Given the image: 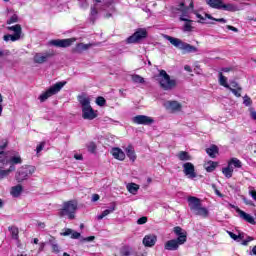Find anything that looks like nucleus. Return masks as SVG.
Returning <instances> with one entry per match:
<instances>
[{
  "label": "nucleus",
  "mask_w": 256,
  "mask_h": 256,
  "mask_svg": "<svg viewBox=\"0 0 256 256\" xmlns=\"http://www.w3.org/2000/svg\"><path fill=\"white\" fill-rule=\"evenodd\" d=\"M189 202V208L194 213V215H198L199 217H203V219H207L209 217V209L203 207V204H201V199L190 196L188 198Z\"/></svg>",
  "instance_id": "7ed1b4c3"
},
{
  "label": "nucleus",
  "mask_w": 256,
  "mask_h": 256,
  "mask_svg": "<svg viewBox=\"0 0 256 256\" xmlns=\"http://www.w3.org/2000/svg\"><path fill=\"white\" fill-rule=\"evenodd\" d=\"M45 249V242L40 243V247L38 249L39 253Z\"/></svg>",
  "instance_id": "0e129e2a"
},
{
  "label": "nucleus",
  "mask_w": 256,
  "mask_h": 256,
  "mask_svg": "<svg viewBox=\"0 0 256 256\" xmlns=\"http://www.w3.org/2000/svg\"><path fill=\"white\" fill-rule=\"evenodd\" d=\"M44 147H45V142H41V143L37 146V148H36L37 153H41V150L44 149Z\"/></svg>",
  "instance_id": "5fc2aeb1"
},
{
  "label": "nucleus",
  "mask_w": 256,
  "mask_h": 256,
  "mask_svg": "<svg viewBox=\"0 0 256 256\" xmlns=\"http://www.w3.org/2000/svg\"><path fill=\"white\" fill-rule=\"evenodd\" d=\"M233 209H236L238 215H240L241 219H244L247 223H250V225H256L255 218L251 216V214H248L247 212L239 209V207H236L235 205H230Z\"/></svg>",
  "instance_id": "4468645a"
},
{
  "label": "nucleus",
  "mask_w": 256,
  "mask_h": 256,
  "mask_svg": "<svg viewBox=\"0 0 256 256\" xmlns=\"http://www.w3.org/2000/svg\"><path fill=\"white\" fill-rule=\"evenodd\" d=\"M226 28H227L229 31H234V33H239V29L235 28L234 26L227 25Z\"/></svg>",
  "instance_id": "4d7b16f0"
},
{
  "label": "nucleus",
  "mask_w": 256,
  "mask_h": 256,
  "mask_svg": "<svg viewBox=\"0 0 256 256\" xmlns=\"http://www.w3.org/2000/svg\"><path fill=\"white\" fill-rule=\"evenodd\" d=\"M164 106L166 107L167 111H171L172 113L180 111L182 107L181 103L177 101H166Z\"/></svg>",
  "instance_id": "dca6fc26"
},
{
  "label": "nucleus",
  "mask_w": 256,
  "mask_h": 256,
  "mask_svg": "<svg viewBox=\"0 0 256 256\" xmlns=\"http://www.w3.org/2000/svg\"><path fill=\"white\" fill-rule=\"evenodd\" d=\"M206 3L209 7H212V9H221L223 0H206Z\"/></svg>",
  "instance_id": "5701e85b"
},
{
  "label": "nucleus",
  "mask_w": 256,
  "mask_h": 256,
  "mask_svg": "<svg viewBox=\"0 0 256 256\" xmlns=\"http://www.w3.org/2000/svg\"><path fill=\"white\" fill-rule=\"evenodd\" d=\"M79 237H81V233H79V232H74V231L72 230L71 239H79Z\"/></svg>",
  "instance_id": "603ef678"
},
{
  "label": "nucleus",
  "mask_w": 256,
  "mask_h": 256,
  "mask_svg": "<svg viewBox=\"0 0 256 256\" xmlns=\"http://www.w3.org/2000/svg\"><path fill=\"white\" fill-rule=\"evenodd\" d=\"M98 199H100V196H99V194H94L93 196H92V201L95 203V201H97Z\"/></svg>",
  "instance_id": "69168bd1"
},
{
  "label": "nucleus",
  "mask_w": 256,
  "mask_h": 256,
  "mask_svg": "<svg viewBox=\"0 0 256 256\" xmlns=\"http://www.w3.org/2000/svg\"><path fill=\"white\" fill-rule=\"evenodd\" d=\"M88 151L90 153H95V150L97 149V145H95V142H90L88 145Z\"/></svg>",
  "instance_id": "a18cd8bd"
},
{
  "label": "nucleus",
  "mask_w": 256,
  "mask_h": 256,
  "mask_svg": "<svg viewBox=\"0 0 256 256\" xmlns=\"http://www.w3.org/2000/svg\"><path fill=\"white\" fill-rule=\"evenodd\" d=\"M19 21V17H17L16 14H14L13 16H11L10 19L7 20V25H11L13 23H17Z\"/></svg>",
  "instance_id": "37998d69"
},
{
  "label": "nucleus",
  "mask_w": 256,
  "mask_h": 256,
  "mask_svg": "<svg viewBox=\"0 0 256 256\" xmlns=\"http://www.w3.org/2000/svg\"><path fill=\"white\" fill-rule=\"evenodd\" d=\"M250 116H251L252 119H254V121H256V112H255V110L251 109Z\"/></svg>",
  "instance_id": "052dcab7"
},
{
  "label": "nucleus",
  "mask_w": 256,
  "mask_h": 256,
  "mask_svg": "<svg viewBox=\"0 0 256 256\" xmlns=\"http://www.w3.org/2000/svg\"><path fill=\"white\" fill-rule=\"evenodd\" d=\"M183 31L188 32V33L193 31V26L191 25V22H186L184 24Z\"/></svg>",
  "instance_id": "c03bdc74"
},
{
  "label": "nucleus",
  "mask_w": 256,
  "mask_h": 256,
  "mask_svg": "<svg viewBox=\"0 0 256 256\" xmlns=\"http://www.w3.org/2000/svg\"><path fill=\"white\" fill-rule=\"evenodd\" d=\"M74 159H76L77 161H82V160H83V155H81V154H75V155H74Z\"/></svg>",
  "instance_id": "bf43d9fd"
},
{
  "label": "nucleus",
  "mask_w": 256,
  "mask_h": 256,
  "mask_svg": "<svg viewBox=\"0 0 256 256\" xmlns=\"http://www.w3.org/2000/svg\"><path fill=\"white\" fill-rule=\"evenodd\" d=\"M221 9H224V11H235V6L232 4H223L222 2Z\"/></svg>",
  "instance_id": "79ce46f5"
},
{
  "label": "nucleus",
  "mask_w": 256,
  "mask_h": 256,
  "mask_svg": "<svg viewBox=\"0 0 256 256\" xmlns=\"http://www.w3.org/2000/svg\"><path fill=\"white\" fill-rule=\"evenodd\" d=\"M165 39L171 43L174 47H177V49H181L182 51H187V53H197V48L195 46H192L191 44H187L185 42H182L181 39L172 37V36H165Z\"/></svg>",
  "instance_id": "423d86ee"
},
{
  "label": "nucleus",
  "mask_w": 256,
  "mask_h": 256,
  "mask_svg": "<svg viewBox=\"0 0 256 256\" xmlns=\"http://www.w3.org/2000/svg\"><path fill=\"white\" fill-rule=\"evenodd\" d=\"M219 164L217 162L208 161L206 164H204V167L207 171V173H213L215 169H217V166Z\"/></svg>",
  "instance_id": "b1692460"
},
{
  "label": "nucleus",
  "mask_w": 256,
  "mask_h": 256,
  "mask_svg": "<svg viewBox=\"0 0 256 256\" xmlns=\"http://www.w3.org/2000/svg\"><path fill=\"white\" fill-rule=\"evenodd\" d=\"M84 241H88V242L95 241V236L86 237L84 238Z\"/></svg>",
  "instance_id": "680f3d73"
},
{
  "label": "nucleus",
  "mask_w": 256,
  "mask_h": 256,
  "mask_svg": "<svg viewBox=\"0 0 256 256\" xmlns=\"http://www.w3.org/2000/svg\"><path fill=\"white\" fill-rule=\"evenodd\" d=\"M177 9H178V11H181L182 13H185V11H187V8L185 7L184 2H181Z\"/></svg>",
  "instance_id": "8fccbe9b"
},
{
  "label": "nucleus",
  "mask_w": 256,
  "mask_h": 256,
  "mask_svg": "<svg viewBox=\"0 0 256 256\" xmlns=\"http://www.w3.org/2000/svg\"><path fill=\"white\" fill-rule=\"evenodd\" d=\"M75 213H77V203L75 200L64 202L62 208L58 210L59 217H66L70 221L75 219Z\"/></svg>",
  "instance_id": "39448f33"
},
{
  "label": "nucleus",
  "mask_w": 256,
  "mask_h": 256,
  "mask_svg": "<svg viewBox=\"0 0 256 256\" xmlns=\"http://www.w3.org/2000/svg\"><path fill=\"white\" fill-rule=\"evenodd\" d=\"M4 41H19V39H21V35L19 34H7V35H4L3 37Z\"/></svg>",
  "instance_id": "72a5a7b5"
},
{
  "label": "nucleus",
  "mask_w": 256,
  "mask_h": 256,
  "mask_svg": "<svg viewBox=\"0 0 256 256\" xmlns=\"http://www.w3.org/2000/svg\"><path fill=\"white\" fill-rule=\"evenodd\" d=\"M8 143L9 142L7 141V139L1 140L0 141V151H3V149H5V147H7Z\"/></svg>",
  "instance_id": "de8ad7c7"
},
{
  "label": "nucleus",
  "mask_w": 256,
  "mask_h": 256,
  "mask_svg": "<svg viewBox=\"0 0 256 256\" xmlns=\"http://www.w3.org/2000/svg\"><path fill=\"white\" fill-rule=\"evenodd\" d=\"M35 173L34 166H22L20 167L15 175V179L17 183H23V181H27L31 175Z\"/></svg>",
  "instance_id": "0eeeda50"
},
{
  "label": "nucleus",
  "mask_w": 256,
  "mask_h": 256,
  "mask_svg": "<svg viewBox=\"0 0 256 256\" xmlns=\"http://www.w3.org/2000/svg\"><path fill=\"white\" fill-rule=\"evenodd\" d=\"M221 71H222L223 73H229V71H231V68H229V67H224V68L221 69Z\"/></svg>",
  "instance_id": "338daca9"
},
{
  "label": "nucleus",
  "mask_w": 256,
  "mask_h": 256,
  "mask_svg": "<svg viewBox=\"0 0 256 256\" xmlns=\"http://www.w3.org/2000/svg\"><path fill=\"white\" fill-rule=\"evenodd\" d=\"M243 103L246 107H251V105H253V100H251V97H249L248 95H245L243 97Z\"/></svg>",
  "instance_id": "ea45409f"
},
{
  "label": "nucleus",
  "mask_w": 256,
  "mask_h": 256,
  "mask_svg": "<svg viewBox=\"0 0 256 256\" xmlns=\"http://www.w3.org/2000/svg\"><path fill=\"white\" fill-rule=\"evenodd\" d=\"M229 235H230L231 239H234V241H239V239L240 240L243 239V236L241 234L236 235L233 232H229Z\"/></svg>",
  "instance_id": "49530a36"
},
{
  "label": "nucleus",
  "mask_w": 256,
  "mask_h": 256,
  "mask_svg": "<svg viewBox=\"0 0 256 256\" xmlns=\"http://www.w3.org/2000/svg\"><path fill=\"white\" fill-rule=\"evenodd\" d=\"M13 171H15V166H10L7 170L0 169V179H6Z\"/></svg>",
  "instance_id": "393cba45"
},
{
  "label": "nucleus",
  "mask_w": 256,
  "mask_h": 256,
  "mask_svg": "<svg viewBox=\"0 0 256 256\" xmlns=\"http://www.w3.org/2000/svg\"><path fill=\"white\" fill-rule=\"evenodd\" d=\"M95 43H89V44H84V43H78L76 47L73 49V53H78L81 54L83 51H88V49H91V47H95Z\"/></svg>",
  "instance_id": "f3484780"
},
{
  "label": "nucleus",
  "mask_w": 256,
  "mask_h": 256,
  "mask_svg": "<svg viewBox=\"0 0 256 256\" xmlns=\"http://www.w3.org/2000/svg\"><path fill=\"white\" fill-rule=\"evenodd\" d=\"M132 122L136 125H153V123H155V120L149 116L137 115L132 118Z\"/></svg>",
  "instance_id": "f8f14e48"
},
{
  "label": "nucleus",
  "mask_w": 256,
  "mask_h": 256,
  "mask_svg": "<svg viewBox=\"0 0 256 256\" xmlns=\"http://www.w3.org/2000/svg\"><path fill=\"white\" fill-rule=\"evenodd\" d=\"M228 166L230 167H235L236 169H241V167H243L241 160L237 159V158H232L229 162H228Z\"/></svg>",
  "instance_id": "cd10ccee"
},
{
  "label": "nucleus",
  "mask_w": 256,
  "mask_h": 256,
  "mask_svg": "<svg viewBox=\"0 0 256 256\" xmlns=\"http://www.w3.org/2000/svg\"><path fill=\"white\" fill-rule=\"evenodd\" d=\"M132 81L134 83H145V78L141 77L140 75L134 74L132 75Z\"/></svg>",
  "instance_id": "4c0bfd02"
},
{
  "label": "nucleus",
  "mask_w": 256,
  "mask_h": 256,
  "mask_svg": "<svg viewBox=\"0 0 256 256\" xmlns=\"http://www.w3.org/2000/svg\"><path fill=\"white\" fill-rule=\"evenodd\" d=\"M8 229L10 231L12 239H19V228H17L16 226H10Z\"/></svg>",
  "instance_id": "2f4dec72"
},
{
  "label": "nucleus",
  "mask_w": 256,
  "mask_h": 256,
  "mask_svg": "<svg viewBox=\"0 0 256 256\" xmlns=\"http://www.w3.org/2000/svg\"><path fill=\"white\" fill-rule=\"evenodd\" d=\"M157 243V236L153 234L146 235L143 239V245L145 247H153Z\"/></svg>",
  "instance_id": "a211bd4d"
},
{
  "label": "nucleus",
  "mask_w": 256,
  "mask_h": 256,
  "mask_svg": "<svg viewBox=\"0 0 256 256\" xmlns=\"http://www.w3.org/2000/svg\"><path fill=\"white\" fill-rule=\"evenodd\" d=\"M156 80L164 91H172V89L177 87V80L171 79V76H169L165 70L159 71V74L156 76Z\"/></svg>",
  "instance_id": "20e7f679"
},
{
  "label": "nucleus",
  "mask_w": 256,
  "mask_h": 256,
  "mask_svg": "<svg viewBox=\"0 0 256 256\" xmlns=\"http://www.w3.org/2000/svg\"><path fill=\"white\" fill-rule=\"evenodd\" d=\"M125 152L130 161L135 162V160L137 159V155L135 154V148L129 145L128 147L125 148Z\"/></svg>",
  "instance_id": "412c9836"
},
{
  "label": "nucleus",
  "mask_w": 256,
  "mask_h": 256,
  "mask_svg": "<svg viewBox=\"0 0 256 256\" xmlns=\"http://www.w3.org/2000/svg\"><path fill=\"white\" fill-rule=\"evenodd\" d=\"M177 157L180 161H191V155H189V152L180 151L177 154Z\"/></svg>",
  "instance_id": "c85d7f7f"
},
{
  "label": "nucleus",
  "mask_w": 256,
  "mask_h": 256,
  "mask_svg": "<svg viewBox=\"0 0 256 256\" xmlns=\"http://www.w3.org/2000/svg\"><path fill=\"white\" fill-rule=\"evenodd\" d=\"M232 89H238L240 88L241 86H239V84L235 81H231L230 82V85H229Z\"/></svg>",
  "instance_id": "6e6d98bb"
},
{
  "label": "nucleus",
  "mask_w": 256,
  "mask_h": 256,
  "mask_svg": "<svg viewBox=\"0 0 256 256\" xmlns=\"http://www.w3.org/2000/svg\"><path fill=\"white\" fill-rule=\"evenodd\" d=\"M49 244L51 245L52 247V253H59L60 250H59V244L55 242V237H51L49 239Z\"/></svg>",
  "instance_id": "7c9ffc66"
},
{
  "label": "nucleus",
  "mask_w": 256,
  "mask_h": 256,
  "mask_svg": "<svg viewBox=\"0 0 256 256\" xmlns=\"http://www.w3.org/2000/svg\"><path fill=\"white\" fill-rule=\"evenodd\" d=\"M173 231L177 238L165 243L164 249H166V251H177L180 245H185V243H187V231L179 226L174 227Z\"/></svg>",
  "instance_id": "f257e3e1"
},
{
  "label": "nucleus",
  "mask_w": 256,
  "mask_h": 256,
  "mask_svg": "<svg viewBox=\"0 0 256 256\" xmlns=\"http://www.w3.org/2000/svg\"><path fill=\"white\" fill-rule=\"evenodd\" d=\"M222 173L227 179H231V177H233V167L228 165L222 168Z\"/></svg>",
  "instance_id": "c756f323"
},
{
  "label": "nucleus",
  "mask_w": 256,
  "mask_h": 256,
  "mask_svg": "<svg viewBox=\"0 0 256 256\" xmlns=\"http://www.w3.org/2000/svg\"><path fill=\"white\" fill-rule=\"evenodd\" d=\"M112 155L114 159H118L119 161L125 160V152H123V150H121L120 148H113Z\"/></svg>",
  "instance_id": "aec40b11"
},
{
  "label": "nucleus",
  "mask_w": 256,
  "mask_h": 256,
  "mask_svg": "<svg viewBox=\"0 0 256 256\" xmlns=\"http://www.w3.org/2000/svg\"><path fill=\"white\" fill-rule=\"evenodd\" d=\"M21 193H23V186H21V184L13 186L10 190L12 197H20Z\"/></svg>",
  "instance_id": "4be33fe9"
},
{
  "label": "nucleus",
  "mask_w": 256,
  "mask_h": 256,
  "mask_svg": "<svg viewBox=\"0 0 256 256\" xmlns=\"http://www.w3.org/2000/svg\"><path fill=\"white\" fill-rule=\"evenodd\" d=\"M246 205H251L252 207H255V203L251 200H245Z\"/></svg>",
  "instance_id": "774afa93"
},
{
  "label": "nucleus",
  "mask_w": 256,
  "mask_h": 256,
  "mask_svg": "<svg viewBox=\"0 0 256 256\" xmlns=\"http://www.w3.org/2000/svg\"><path fill=\"white\" fill-rule=\"evenodd\" d=\"M120 254L122 256H133V253L131 252V248H129V246H124L121 250H120Z\"/></svg>",
  "instance_id": "e433bc0d"
},
{
  "label": "nucleus",
  "mask_w": 256,
  "mask_h": 256,
  "mask_svg": "<svg viewBox=\"0 0 256 256\" xmlns=\"http://www.w3.org/2000/svg\"><path fill=\"white\" fill-rule=\"evenodd\" d=\"M64 85H67V81L57 82L56 84L51 86L46 92L42 93L39 96L41 103H44V101H47L49 97H53V95H57V93H59V91L63 89Z\"/></svg>",
  "instance_id": "6e6552de"
},
{
  "label": "nucleus",
  "mask_w": 256,
  "mask_h": 256,
  "mask_svg": "<svg viewBox=\"0 0 256 256\" xmlns=\"http://www.w3.org/2000/svg\"><path fill=\"white\" fill-rule=\"evenodd\" d=\"M179 20H180V21H186V22H188V23H191V20L185 18V15L180 16Z\"/></svg>",
  "instance_id": "e2e57ef3"
},
{
  "label": "nucleus",
  "mask_w": 256,
  "mask_h": 256,
  "mask_svg": "<svg viewBox=\"0 0 256 256\" xmlns=\"http://www.w3.org/2000/svg\"><path fill=\"white\" fill-rule=\"evenodd\" d=\"M7 29H8V31H13L14 35H17V34L21 35L22 29H21V25H19V24H16L14 26H8Z\"/></svg>",
  "instance_id": "f704fd0d"
},
{
  "label": "nucleus",
  "mask_w": 256,
  "mask_h": 256,
  "mask_svg": "<svg viewBox=\"0 0 256 256\" xmlns=\"http://www.w3.org/2000/svg\"><path fill=\"white\" fill-rule=\"evenodd\" d=\"M115 209H117V204L115 202H112L110 204L109 209L104 210L101 215L97 216L98 221H101V219H103L104 217H107V215H111V213H113V211H115Z\"/></svg>",
  "instance_id": "6ab92c4d"
},
{
  "label": "nucleus",
  "mask_w": 256,
  "mask_h": 256,
  "mask_svg": "<svg viewBox=\"0 0 256 256\" xmlns=\"http://www.w3.org/2000/svg\"><path fill=\"white\" fill-rule=\"evenodd\" d=\"M72 233H73V229H71V228H66V229H64V232L62 233V235H63L64 237H67V236H69V235H72Z\"/></svg>",
  "instance_id": "09e8293b"
},
{
  "label": "nucleus",
  "mask_w": 256,
  "mask_h": 256,
  "mask_svg": "<svg viewBox=\"0 0 256 256\" xmlns=\"http://www.w3.org/2000/svg\"><path fill=\"white\" fill-rule=\"evenodd\" d=\"M127 190L132 195H137V191H139V185H137L135 183H130V184L127 185Z\"/></svg>",
  "instance_id": "473e14b6"
},
{
  "label": "nucleus",
  "mask_w": 256,
  "mask_h": 256,
  "mask_svg": "<svg viewBox=\"0 0 256 256\" xmlns=\"http://www.w3.org/2000/svg\"><path fill=\"white\" fill-rule=\"evenodd\" d=\"M206 153L209 155V157H212V159H215V155L219 153V148L217 146L212 145L210 148L206 149Z\"/></svg>",
  "instance_id": "bb28decb"
},
{
  "label": "nucleus",
  "mask_w": 256,
  "mask_h": 256,
  "mask_svg": "<svg viewBox=\"0 0 256 256\" xmlns=\"http://www.w3.org/2000/svg\"><path fill=\"white\" fill-rule=\"evenodd\" d=\"M73 43H75V38H67V39L50 40L48 42V45H52L53 47H59V48H67V47H71Z\"/></svg>",
  "instance_id": "9b49d317"
},
{
  "label": "nucleus",
  "mask_w": 256,
  "mask_h": 256,
  "mask_svg": "<svg viewBox=\"0 0 256 256\" xmlns=\"http://www.w3.org/2000/svg\"><path fill=\"white\" fill-rule=\"evenodd\" d=\"M196 17L198 18V19H200L199 21H198V23H204L203 21H205V17H203L201 14H199V13H196Z\"/></svg>",
  "instance_id": "13d9d810"
},
{
  "label": "nucleus",
  "mask_w": 256,
  "mask_h": 256,
  "mask_svg": "<svg viewBox=\"0 0 256 256\" xmlns=\"http://www.w3.org/2000/svg\"><path fill=\"white\" fill-rule=\"evenodd\" d=\"M183 172L188 177V179H195L197 173L195 172V165L191 162H186L183 164Z\"/></svg>",
  "instance_id": "ddd939ff"
},
{
  "label": "nucleus",
  "mask_w": 256,
  "mask_h": 256,
  "mask_svg": "<svg viewBox=\"0 0 256 256\" xmlns=\"http://www.w3.org/2000/svg\"><path fill=\"white\" fill-rule=\"evenodd\" d=\"M143 39H147V30L145 28H139L132 36L127 38L126 43H139Z\"/></svg>",
  "instance_id": "9d476101"
},
{
  "label": "nucleus",
  "mask_w": 256,
  "mask_h": 256,
  "mask_svg": "<svg viewBox=\"0 0 256 256\" xmlns=\"http://www.w3.org/2000/svg\"><path fill=\"white\" fill-rule=\"evenodd\" d=\"M249 195H251L252 199L256 201V190H254L253 188H250Z\"/></svg>",
  "instance_id": "864d4df0"
},
{
  "label": "nucleus",
  "mask_w": 256,
  "mask_h": 256,
  "mask_svg": "<svg viewBox=\"0 0 256 256\" xmlns=\"http://www.w3.org/2000/svg\"><path fill=\"white\" fill-rule=\"evenodd\" d=\"M0 163L2 165L10 164V167H15V165H21L23 160L19 155L9 157V153L0 151Z\"/></svg>",
  "instance_id": "1a4fd4ad"
},
{
  "label": "nucleus",
  "mask_w": 256,
  "mask_h": 256,
  "mask_svg": "<svg viewBox=\"0 0 256 256\" xmlns=\"http://www.w3.org/2000/svg\"><path fill=\"white\" fill-rule=\"evenodd\" d=\"M78 101L82 106V117L88 121H93L97 119V112L91 107V99L85 95L78 96Z\"/></svg>",
  "instance_id": "f03ea898"
},
{
  "label": "nucleus",
  "mask_w": 256,
  "mask_h": 256,
  "mask_svg": "<svg viewBox=\"0 0 256 256\" xmlns=\"http://www.w3.org/2000/svg\"><path fill=\"white\" fill-rule=\"evenodd\" d=\"M232 93L233 95H235V97H241V91H243V88H228Z\"/></svg>",
  "instance_id": "58836bf2"
},
{
  "label": "nucleus",
  "mask_w": 256,
  "mask_h": 256,
  "mask_svg": "<svg viewBox=\"0 0 256 256\" xmlns=\"http://www.w3.org/2000/svg\"><path fill=\"white\" fill-rule=\"evenodd\" d=\"M205 18L210 19L211 21H217L218 23H227L225 18H213L211 14L205 13Z\"/></svg>",
  "instance_id": "c9c22d12"
},
{
  "label": "nucleus",
  "mask_w": 256,
  "mask_h": 256,
  "mask_svg": "<svg viewBox=\"0 0 256 256\" xmlns=\"http://www.w3.org/2000/svg\"><path fill=\"white\" fill-rule=\"evenodd\" d=\"M106 103L107 101L103 98V96H99L96 98V105H99V107H104Z\"/></svg>",
  "instance_id": "a19ab883"
},
{
  "label": "nucleus",
  "mask_w": 256,
  "mask_h": 256,
  "mask_svg": "<svg viewBox=\"0 0 256 256\" xmlns=\"http://www.w3.org/2000/svg\"><path fill=\"white\" fill-rule=\"evenodd\" d=\"M50 57H53V53H50V52L36 53L34 55L33 61L34 63H38L39 65H42V63H47Z\"/></svg>",
  "instance_id": "2eb2a0df"
},
{
  "label": "nucleus",
  "mask_w": 256,
  "mask_h": 256,
  "mask_svg": "<svg viewBox=\"0 0 256 256\" xmlns=\"http://www.w3.org/2000/svg\"><path fill=\"white\" fill-rule=\"evenodd\" d=\"M219 83L226 89H231V86L227 83V77L223 75V72H219Z\"/></svg>",
  "instance_id": "a878e982"
},
{
  "label": "nucleus",
  "mask_w": 256,
  "mask_h": 256,
  "mask_svg": "<svg viewBox=\"0 0 256 256\" xmlns=\"http://www.w3.org/2000/svg\"><path fill=\"white\" fill-rule=\"evenodd\" d=\"M138 225H145L147 223V217L143 216L137 220Z\"/></svg>",
  "instance_id": "3c124183"
}]
</instances>
